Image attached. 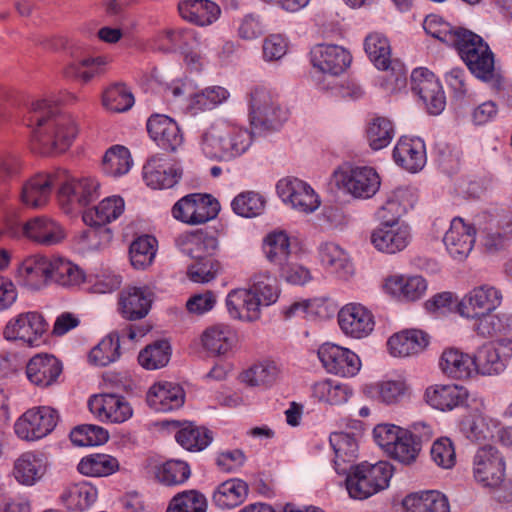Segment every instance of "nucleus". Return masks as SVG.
Instances as JSON below:
<instances>
[{
    "label": "nucleus",
    "instance_id": "obj_25",
    "mask_svg": "<svg viewBox=\"0 0 512 512\" xmlns=\"http://www.w3.org/2000/svg\"><path fill=\"white\" fill-rule=\"evenodd\" d=\"M146 401L155 411L169 412L184 404L185 393L177 383L160 381L149 388Z\"/></svg>",
    "mask_w": 512,
    "mask_h": 512
},
{
    "label": "nucleus",
    "instance_id": "obj_23",
    "mask_svg": "<svg viewBox=\"0 0 512 512\" xmlns=\"http://www.w3.org/2000/svg\"><path fill=\"white\" fill-rule=\"evenodd\" d=\"M227 129V121H219L202 132L199 138V147L207 158L216 161L231 160L234 146L223 145L224 140L231 135Z\"/></svg>",
    "mask_w": 512,
    "mask_h": 512
},
{
    "label": "nucleus",
    "instance_id": "obj_6",
    "mask_svg": "<svg viewBox=\"0 0 512 512\" xmlns=\"http://www.w3.org/2000/svg\"><path fill=\"white\" fill-rule=\"evenodd\" d=\"M364 49L371 62L387 72L385 81L390 90H398L406 85L407 70L398 60H391V47L388 39L380 33L369 34L364 41Z\"/></svg>",
    "mask_w": 512,
    "mask_h": 512
},
{
    "label": "nucleus",
    "instance_id": "obj_5",
    "mask_svg": "<svg viewBox=\"0 0 512 512\" xmlns=\"http://www.w3.org/2000/svg\"><path fill=\"white\" fill-rule=\"evenodd\" d=\"M248 103L250 124L255 128L274 130L287 120V110L278 95L265 87L253 88Z\"/></svg>",
    "mask_w": 512,
    "mask_h": 512
},
{
    "label": "nucleus",
    "instance_id": "obj_18",
    "mask_svg": "<svg viewBox=\"0 0 512 512\" xmlns=\"http://www.w3.org/2000/svg\"><path fill=\"white\" fill-rule=\"evenodd\" d=\"M502 302V293L494 286L484 284L466 293L457 305L462 317L475 318L496 310Z\"/></svg>",
    "mask_w": 512,
    "mask_h": 512
},
{
    "label": "nucleus",
    "instance_id": "obj_17",
    "mask_svg": "<svg viewBox=\"0 0 512 512\" xmlns=\"http://www.w3.org/2000/svg\"><path fill=\"white\" fill-rule=\"evenodd\" d=\"M412 90L426 105L432 115H439L445 108L446 98L435 75L426 68H416L411 73Z\"/></svg>",
    "mask_w": 512,
    "mask_h": 512
},
{
    "label": "nucleus",
    "instance_id": "obj_4",
    "mask_svg": "<svg viewBox=\"0 0 512 512\" xmlns=\"http://www.w3.org/2000/svg\"><path fill=\"white\" fill-rule=\"evenodd\" d=\"M452 46L470 72L478 79L488 82L494 77V55L483 38L472 31L457 28Z\"/></svg>",
    "mask_w": 512,
    "mask_h": 512
},
{
    "label": "nucleus",
    "instance_id": "obj_64",
    "mask_svg": "<svg viewBox=\"0 0 512 512\" xmlns=\"http://www.w3.org/2000/svg\"><path fill=\"white\" fill-rule=\"evenodd\" d=\"M207 501L203 494L195 491H185L172 498L167 512H206Z\"/></svg>",
    "mask_w": 512,
    "mask_h": 512
},
{
    "label": "nucleus",
    "instance_id": "obj_40",
    "mask_svg": "<svg viewBox=\"0 0 512 512\" xmlns=\"http://www.w3.org/2000/svg\"><path fill=\"white\" fill-rule=\"evenodd\" d=\"M321 263L337 277L348 280L354 273L348 253L334 242H325L318 248Z\"/></svg>",
    "mask_w": 512,
    "mask_h": 512
},
{
    "label": "nucleus",
    "instance_id": "obj_58",
    "mask_svg": "<svg viewBox=\"0 0 512 512\" xmlns=\"http://www.w3.org/2000/svg\"><path fill=\"white\" fill-rule=\"evenodd\" d=\"M157 240L144 235L134 240L129 249L130 261L134 268L145 269L150 266L156 254Z\"/></svg>",
    "mask_w": 512,
    "mask_h": 512
},
{
    "label": "nucleus",
    "instance_id": "obj_33",
    "mask_svg": "<svg viewBox=\"0 0 512 512\" xmlns=\"http://www.w3.org/2000/svg\"><path fill=\"white\" fill-rule=\"evenodd\" d=\"M468 391L455 384H436L425 391L427 403L438 410L449 411L466 402Z\"/></svg>",
    "mask_w": 512,
    "mask_h": 512
},
{
    "label": "nucleus",
    "instance_id": "obj_31",
    "mask_svg": "<svg viewBox=\"0 0 512 512\" xmlns=\"http://www.w3.org/2000/svg\"><path fill=\"white\" fill-rule=\"evenodd\" d=\"M24 235L43 246H52L65 238L63 228L54 220L39 216L30 219L23 226Z\"/></svg>",
    "mask_w": 512,
    "mask_h": 512
},
{
    "label": "nucleus",
    "instance_id": "obj_37",
    "mask_svg": "<svg viewBox=\"0 0 512 512\" xmlns=\"http://www.w3.org/2000/svg\"><path fill=\"white\" fill-rule=\"evenodd\" d=\"M334 451V468L338 474H346L358 456V443L352 434L334 432L329 438Z\"/></svg>",
    "mask_w": 512,
    "mask_h": 512
},
{
    "label": "nucleus",
    "instance_id": "obj_7",
    "mask_svg": "<svg viewBox=\"0 0 512 512\" xmlns=\"http://www.w3.org/2000/svg\"><path fill=\"white\" fill-rule=\"evenodd\" d=\"M472 476L482 488H500L506 478L505 457L495 446L479 447L472 458Z\"/></svg>",
    "mask_w": 512,
    "mask_h": 512
},
{
    "label": "nucleus",
    "instance_id": "obj_1",
    "mask_svg": "<svg viewBox=\"0 0 512 512\" xmlns=\"http://www.w3.org/2000/svg\"><path fill=\"white\" fill-rule=\"evenodd\" d=\"M27 126L33 128V141L41 154L65 152L77 135L74 119L59 113L57 106L46 99L31 102L26 117Z\"/></svg>",
    "mask_w": 512,
    "mask_h": 512
},
{
    "label": "nucleus",
    "instance_id": "obj_47",
    "mask_svg": "<svg viewBox=\"0 0 512 512\" xmlns=\"http://www.w3.org/2000/svg\"><path fill=\"white\" fill-rule=\"evenodd\" d=\"M248 494V485L241 479L224 481L215 489L212 501L220 509H231L241 504Z\"/></svg>",
    "mask_w": 512,
    "mask_h": 512
},
{
    "label": "nucleus",
    "instance_id": "obj_21",
    "mask_svg": "<svg viewBox=\"0 0 512 512\" xmlns=\"http://www.w3.org/2000/svg\"><path fill=\"white\" fill-rule=\"evenodd\" d=\"M350 53L341 46L319 44L310 51L313 68L322 74L337 76L343 73L351 63Z\"/></svg>",
    "mask_w": 512,
    "mask_h": 512
},
{
    "label": "nucleus",
    "instance_id": "obj_44",
    "mask_svg": "<svg viewBox=\"0 0 512 512\" xmlns=\"http://www.w3.org/2000/svg\"><path fill=\"white\" fill-rule=\"evenodd\" d=\"M124 200L119 196L103 199L93 208L83 213V221L89 226H105L116 220L124 212Z\"/></svg>",
    "mask_w": 512,
    "mask_h": 512
},
{
    "label": "nucleus",
    "instance_id": "obj_62",
    "mask_svg": "<svg viewBox=\"0 0 512 512\" xmlns=\"http://www.w3.org/2000/svg\"><path fill=\"white\" fill-rule=\"evenodd\" d=\"M170 359V346L166 341H157L148 345L138 355L139 364L147 370L164 367Z\"/></svg>",
    "mask_w": 512,
    "mask_h": 512
},
{
    "label": "nucleus",
    "instance_id": "obj_59",
    "mask_svg": "<svg viewBox=\"0 0 512 512\" xmlns=\"http://www.w3.org/2000/svg\"><path fill=\"white\" fill-rule=\"evenodd\" d=\"M102 104L110 112H125L133 106L134 97L126 85L115 83L103 92Z\"/></svg>",
    "mask_w": 512,
    "mask_h": 512
},
{
    "label": "nucleus",
    "instance_id": "obj_49",
    "mask_svg": "<svg viewBox=\"0 0 512 512\" xmlns=\"http://www.w3.org/2000/svg\"><path fill=\"white\" fill-rule=\"evenodd\" d=\"M499 421L486 415H474L464 419L461 430L472 441L492 440L496 437Z\"/></svg>",
    "mask_w": 512,
    "mask_h": 512
},
{
    "label": "nucleus",
    "instance_id": "obj_54",
    "mask_svg": "<svg viewBox=\"0 0 512 512\" xmlns=\"http://www.w3.org/2000/svg\"><path fill=\"white\" fill-rule=\"evenodd\" d=\"M77 469L86 476L105 477L119 470V461L108 454H91L80 460Z\"/></svg>",
    "mask_w": 512,
    "mask_h": 512
},
{
    "label": "nucleus",
    "instance_id": "obj_22",
    "mask_svg": "<svg viewBox=\"0 0 512 512\" xmlns=\"http://www.w3.org/2000/svg\"><path fill=\"white\" fill-rule=\"evenodd\" d=\"M476 229L460 217L451 220L443 236V243L448 254L455 260L462 261L468 257L475 244Z\"/></svg>",
    "mask_w": 512,
    "mask_h": 512
},
{
    "label": "nucleus",
    "instance_id": "obj_45",
    "mask_svg": "<svg viewBox=\"0 0 512 512\" xmlns=\"http://www.w3.org/2000/svg\"><path fill=\"white\" fill-rule=\"evenodd\" d=\"M110 62L111 58L106 55L85 57L69 63L64 69V74L67 78L79 79L83 83H88L94 77L104 73Z\"/></svg>",
    "mask_w": 512,
    "mask_h": 512
},
{
    "label": "nucleus",
    "instance_id": "obj_20",
    "mask_svg": "<svg viewBox=\"0 0 512 512\" xmlns=\"http://www.w3.org/2000/svg\"><path fill=\"white\" fill-rule=\"evenodd\" d=\"M91 413L103 422L121 424L133 416L127 399L117 394L93 395L88 401Z\"/></svg>",
    "mask_w": 512,
    "mask_h": 512
},
{
    "label": "nucleus",
    "instance_id": "obj_56",
    "mask_svg": "<svg viewBox=\"0 0 512 512\" xmlns=\"http://www.w3.org/2000/svg\"><path fill=\"white\" fill-rule=\"evenodd\" d=\"M352 390L345 384L332 380H323L312 387V395L320 402L331 405H339L348 401Z\"/></svg>",
    "mask_w": 512,
    "mask_h": 512
},
{
    "label": "nucleus",
    "instance_id": "obj_9",
    "mask_svg": "<svg viewBox=\"0 0 512 512\" xmlns=\"http://www.w3.org/2000/svg\"><path fill=\"white\" fill-rule=\"evenodd\" d=\"M220 204L210 194L192 193L179 199L172 208L175 219L189 225L204 224L217 217Z\"/></svg>",
    "mask_w": 512,
    "mask_h": 512
},
{
    "label": "nucleus",
    "instance_id": "obj_8",
    "mask_svg": "<svg viewBox=\"0 0 512 512\" xmlns=\"http://www.w3.org/2000/svg\"><path fill=\"white\" fill-rule=\"evenodd\" d=\"M58 199L66 212L83 207L99 196V183L91 177L76 179L66 170L56 171Z\"/></svg>",
    "mask_w": 512,
    "mask_h": 512
},
{
    "label": "nucleus",
    "instance_id": "obj_34",
    "mask_svg": "<svg viewBox=\"0 0 512 512\" xmlns=\"http://www.w3.org/2000/svg\"><path fill=\"white\" fill-rule=\"evenodd\" d=\"M179 250L192 259H208L219 248L218 239L202 232L183 233L175 239Z\"/></svg>",
    "mask_w": 512,
    "mask_h": 512
},
{
    "label": "nucleus",
    "instance_id": "obj_48",
    "mask_svg": "<svg viewBox=\"0 0 512 512\" xmlns=\"http://www.w3.org/2000/svg\"><path fill=\"white\" fill-rule=\"evenodd\" d=\"M98 491L90 482L82 481L70 485L62 494V500L68 509L85 511L97 500Z\"/></svg>",
    "mask_w": 512,
    "mask_h": 512
},
{
    "label": "nucleus",
    "instance_id": "obj_13",
    "mask_svg": "<svg viewBox=\"0 0 512 512\" xmlns=\"http://www.w3.org/2000/svg\"><path fill=\"white\" fill-rule=\"evenodd\" d=\"M47 328L44 317L38 312L30 311L11 318L4 328L3 336L8 341H21L28 346H38Z\"/></svg>",
    "mask_w": 512,
    "mask_h": 512
},
{
    "label": "nucleus",
    "instance_id": "obj_36",
    "mask_svg": "<svg viewBox=\"0 0 512 512\" xmlns=\"http://www.w3.org/2000/svg\"><path fill=\"white\" fill-rule=\"evenodd\" d=\"M178 11L184 20L201 27L213 24L221 14L220 7L211 0H182Z\"/></svg>",
    "mask_w": 512,
    "mask_h": 512
},
{
    "label": "nucleus",
    "instance_id": "obj_52",
    "mask_svg": "<svg viewBox=\"0 0 512 512\" xmlns=\"http://www.w3.org/2000/svg\"><path fill=\"white\" fill-rule=\"evenodd\" d=\"M84 280L85 274L77 265L62 257H51V281L63 287H74Z\"/></svg>",
    "mask_w": 512,
    "mask_h": 512
},
{
    "label": "nucleus",
    "instance_id": "obj_46",
    "mask_svg": "<svg viewBox=\"0 0 512 512\" xmlns=\"http://www.w3.org/2000/svg\"><path fill=\"white\" fill-rule=\"evenodd\" d=\"M235 341L234 331L224 324L211 326L202 334L203 347L212 355H226L232 350Z\"/></svg>",
    "mask_w": 512,
    "mask_h": 512
},
{
    "label": "nucleus",
    "instance_id": "obj_42",
    "mask_svg": "<svg viewBox=\"0 0 512 512\" xmlns=\"http://www.w3.org/2000/svg\"><path fill=\"white\" fill-rule=\"evenodd\" d=\"M402 506L405 512H450L446 496L434 490L407 495Z\"/></svg>",
    "mask_w": 512,
    "mask_h": 512
},
{
    "label": "nucleus",
    "instance_id": "obj_55",
    "mask_svg": "<svg viewBox=\"0 0 512 512\" xmlns=\"http://www.w3.org/2000/svg\"><path fill=\"white\" fill-rule=\"evenodd\" d=\"M132 159L129 150L121 145L110 147L102 160V170L112 177L122 176L131 169Z\"/></svg>",
    "mask_w": 512,
    "mask_h": 512
},
{
    "label": "nucleus",
    "instance_id": "obj_10",
    "mask_svg": "<svg viewBox=\"0 0 512 512\" xmlns=\"http://www.w3.org/2000/svg\"><path fill=\"white\" fill-rule=\"evenodd\" d=\"M511 358V339H500L496 342L486 343L473 354L474 375H500L505 371Z\"/></svg>",
    "mask_w": 512,
    "mask_h": 512
},
{
    "label": "nucleus",
    "instance_id": "obj_24",
    "mask_svg": "<svg viewBox=\"0 0 512 512\" xmlns=\"http://www.w3.org/2000/svg\"><path fill=\"white\" fill-rule=\"evenodd\" d=\"M17 276L31 290L46 287L51 281V257L41 254L26 257L18 267Z\"/></svg>",
    "mask_w": 512,
    "mask_h": 512
},
{
    "label": "nucleus",
    "instance_id": "obj_35",
    "mask_svg": "<svg viewBox=\"0 0 512 512\" xmlns=\"http://www.w3.org/2000/svg\"><path fill=\"white\" fill-rule=\"evenodd\" d=\"M415 198L406 188H398L386 194L377 211L380 223L403 222L401 217L414 206Z\"/></svg>",
    "mask_w": 512,
    "mask_h": 512
},
{
    "label": "nucleus",
    "instance_id": "obj_43",
    "mask_svg": "<svg viewBox=\"0 0 512 512\" xmlns=\"http://www.w3.org/2000/svg\"><path fill=\"white\" fill-rule=\"evenodd\" d=\"M473 364V356L455 348L444 350L439 362L445 375L459 380L468 379L474 375Z\"/></svg>",
    "mask_w": 512,
    "mask_h": 512
},
{
    "label": "nucleus",
    "instance_id": "obj_3",
    "mask_svg": "<svg viewBox=\"0 0 512 512\" xmlns=\"http://www.w3.org/2000/svg\"><path fill=\"white\" fill-rule=\"evenodd\" d=\"M346 475V489L353 499L363 500L388 488L393 466L387 461L354 465Z\"/></svg>",
    "mask_w": 512,
    "mask_h": 512
},
{
    "label": "nucleus",
    "instance_id": "obj_32",
    "mask_svg": "<svg viewBox=\"0 0 512 512\" xmlns=\"http://www.w3.org/2000/svg\"><path fill=\"white\" fill-rule=\"evenodd\" d=\"M383 288L386 293L407 301L420 299L427 290V282L422 276L395 274L386 278Z\"/></svg>",
    "mask_w": 512,
    "mask_h": 512
},
{
    "label": "nucleus",
    "instance_id": "obj_29",
    "mask_svg": "<svg viewBox=\"0 0 512 512\" xmlns=\"http://www.w3.org/2000/svg\"><path fill=\"white\" fill-rule=\"evenodd\" d=\"M429 336L419 329H407L395 333L387 342L390 354L395 357H409L425 350Z\"/></svg>",
    "mask_w": 512,
    "mask_h": 512
},
{
    "label": "nucleus",
    "instance_id": "obj_60",
    "mask_svg": "<svg viewBox=\"0 0 512 512\" xmlns=\"http://www.w3.org/2000/svg\"><path fill=\"white\" fill-rule=\"evenodd\" d=\"M119 339L117 333L104 337L89 353V361L97 366H107L116 361L119 356Z\"/></svg>",
    "mask_w": 512,
    "mask_h": 512
},
{
    "label": "nucleus",
    "instance_id": "obj_51",
    "mask_svg": "<svg viewBox=\"0 0 512 512\" xmlns=\"http://www.w3.org/2000/svg\"><path fill=\"white\" fill-rule=\"evenodd\" d=\"M281 373V367L273 360H263L255 363L244 371L241 379L249 386H271Z\"/></svg>",
    "mask_w": 512,
    "mask_h": 512
},
{
    "label": "nucleus",
    "instance_id": "obj_11",
    "mask_svg": "<svg viewBox=\"0 0 512 512\" xmlns=\"http://www.w3.org/2000/svg\"><path fill=\"white\" fill-rule=\"evenodd\" d=\"M59 420L58 412L48 406L27 410L15 422L14 430L22 440L35 441L50 434Z\"/></svg>",
    "mask_w": 512,
    "mask_h": 512
},
{
    "label": "nucleus",
    "instance_id": "obj_53",
    "mask_svg": "<svg viewBox=\"0 0 512 512\" xmlns=\"http://www.w3.org/2000/svg\"><path fill=\"white\" fill-rule=\"evenodd\" d=\"M177 443L188 451H202L212 441V435L204 427H198L192 422H185L175 434Z\"/></svg>",
    "mask_w": 512,
    "mask_h": 512
},
{
    "label": "nucleus",
    "instance_id": "obj_26",
    "mask_svg": "<svg viewBox=\"0 0 512 512\" xmlns=\"http://www.w3.org/2000/svg\"><path fill=\"white\" fill-rule=\"evenodd\" d=\"M147 131L159 147L168 151H175L183 142L177 123L166 115L150 116L147 121Z\"/></svg>",
    "mask_w": 512,
    "mask_h": 512
},
{
    "label": "nucleus",
    "instance_id": "obj_39",
    "mask_svg": "<svg viewBox=\"0 0 512 512\" xmlns=\"http://www.w3.org/2000/svg\"><path fill=\"white\" fill-rule=\"evenodd\" d=\"M47 462L42 453L26 452L14 462L13 474L22 485L32 486L46 473Z\"/></svg>",
    "mask_w": 512,
    "mask_h": 512
},
{
    "label": "nucleus",
    "instance_id": "obj_61",
    "mask_svg": "<svg viewBox=\"0 0 512 512\" xmlns=\"http://www.w3.org/2000/svg\"><path fill=\"white\" fill-rule=\"evenodd\" d=\"M366 136L373 150L383 149L391 143L394 137L393 124L385 117H376L369 123Z\"/></svg>",
    "mask_w": 512,
    "mask_h": 512
},
{
    "label": "nucleus",
    "instance_id": "obj_15",
    "mask_svg": "<svg viewBox=\"0 0 512 512\" xmlns=\"http://www.w3.org/2000/svg\"><path fill=\"white\" fill-rule=\"evenodd\" d=\"M411 240V227L406 222L379 223L370 235L373 247L390 255L406 249Z\"/></svg>",
    "mask_w": 512,
    "mask_h": 512
},
{
    "label": "nucleus",
    "instance_id": "obj_19",
    "mask_svg": "<svg viewBox=\"0 0 512 512\" xmlns=\"http://www.w3.org/2000/svg\"><path fill=\"white\" fill-rule=\"evenodd\" d=\"M337 320L343 334L353 339L369 336L375 326L372 312L360 303L344 305L338 312Z\"/></svg>",
    "mask_w": 512,
    "mask_h": 512
},
{
    "label": "nucleus",
    "instance_id": "obj_38",
    "mask_svg": "<svg viewBox=\"0 0 512 512\" xmlns=\"http://www.w3.org/2000/svg\"><path fill=\"white\" fill-rule=\"evenodd\" d=\"M56 172L53 174H39L28 180L22 187L21 201L26 206L38 208L45 205L56 184Z\"/></svg>",
    "mask_w": 512,
    "mask_h": 512
},
{
    "label": "nucleus",
    "instance_id": "obj_30",
    "mask_svg": "<svg viewBox=\"0 0 512 512\" xmlns=\"http://www.w3.org/2000/svg\"><path fill=\"white\" fill-rule=\"evenodd\" d=\"M152 293L148 287H128L119 298L120 311L124 318L137 320L144 318L151 307Z\"/></svg>",
    "mask_w": 512,
    "mask_h": 512
},
{
    "label": "nucleus",
    "instance_id": "obj_41",
    "mask_svg": "<svg viewBox=\"0 0 512 512\" xmlns=\"http://www.w3.org/2000/svg\"><path fill=\"white\" fill-rule=\"evenodd\" d=\"M143 176L146 184L153 189H167L173 187L181 177L176 168L160 158L152 157L143 167Z\"/></svg>",
    "mask_w": 512,
    "mask_h": 512
},
{
    "label": "nucleus",
    "instance_id": "obj_14",
    "mask_svg": "<svg viewBox=\"0 0 512 512\" xmlns=\"http://www.w3.org/2000/svg\"><path fill=\"white\" fill-rule=\"evenodd\" d=\"M318 358L325 370L340 377H353L361 369V360L352 350L326 342L318 349Z\"/></svg>",
    "mask_w": 512,
    "mask_h": 512
},
{
    "label": "nucleus",
    "instance_id": "obj_57",
    "mask_svg": "<svg viewBox=\"0 0 512 512\" xmlns=\"http://www.w3.org/2000/svg\"><path fill=\"white\" fill-rule=\"evenodd\" d=\"M229 92L221 86L207 87L189 96L188 108L193 112L211 110L225 102Z\"/></svg>",
    "mask_w": 512,
    "mask_h": 512
},
{
    "label": "nucleus",
    "instance_id": "obj_16",
    "mask_svg": "<svg viewBox=\"0 0 512 512\" xmlns=\"http://www.w3.org/2000/svg\"><path fill=\"white\" fill-rule=\"evenodd\" d=\"M338 186L355 198L368 199L380 187V177L371 167H355L336 174Z\"/></svg>",
    "mask_w": 512,
    "mask_h": 512
},
{
    "label": "nucleus",
    "instance_id": "obj_12",
    "mask_svg": "<svg viewBox=\"0 0 512 512\" xmlns=\"http://www.w3.org/2000/svg\"><path fill=\"white\" fill-rule=\"evenodd\" d=\"M276 191L283 203L300 213H313L321 204L320 197L314 189L299 178L280 179L277 182Z\"/></svg>",
    "mask_w": 512,
    "mask_h": 512
},
{
    "label": "nucleus",
    "instance_id": "obj_63",
    "mask_svg": "<svg viewBox=\"0 0 512 512\" xmlns=\"http://www.w3.org/2000/svg\"><path fill=\"white\" fill-rule=\"evenodd\" d=\"M231 207L237 215L252 218L262 214L265 208V199L259 193L246 191L233 199Z\"/></svg>",
    "mask_w": 512,
    "mask_h": 512
},
{
    "label": "nucleus",
    "instance_id": "obj_28",
    "mask_svg": "<svg viewBox=\"0 0 512 512\" xmlns=\"http://www.w3.org/2000/svg\"><path fill=\"white\" fill-rule=\"evenodd\" d=\"M393 159L409 172L420 171L426 164L424 142L419 138L401 137L393 149Z\"/></svg>",
    "mask_w": 512,
    "mask_h": 512
},
{
    "label": "nucleus",
    "instance_id": "obj_2",
    "mask_svg": "<svg viewBox=\"0 0 512 512\" xmlns=\"http://www.w3.org/2000/svg\"><path fill=\"white\" fill-rule=\"evenodd\" d=\"M279 293L277 279L268 271H258L251 276L247 289L229 292L226 306L233 318L254 321L260 317L261 307L275 303Z\"/></svg>",
    "mask_w": 512,
    "mask_h": 512
},
{
    "label": "nucleus",
    "instance_id": "obj_50",
    "mask_svg": "<svg viewBox=\"0 0 512 512\" xmlns=\"http://www.w3.org/2000/svg\"><path fill=\"white\" fill-rule=\"evenodd\" d=\"M263 251L269 262L283 267L290 256V238L283 230H275L269 233L263 244Z\"/></svg>",
    "mask_w": 512,
    "mask_h": 512
},
{
    "label": "nucleus",
    "instance_id": "obj_27",
    "mask_svg": "<svg viewBox=\"0 0 512 512\" xmlns=\"http://www.w3.org/2000/svg\"><path fill=\"white\" fill-rule=\"evenodd\" d=\"M61 372V362L49 354H37L26 365L27 378L39 387H48L54 384Z\"/></svg>",
    "mask_w": 512,
    "mask_h": 512
}]
</instances>
